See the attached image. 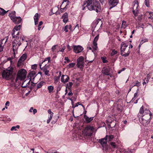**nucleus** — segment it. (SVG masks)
<instances>
[{
	"instance_id": "13",
	"label": "nucleus",
	"mask_w": 153,
	"mask_h": 153,
	"mask_svg": "<svg viewBox=\"0 0 153 153\" xmlns=\"http://www.w3.org/2000/svg\"><path fill=\"white\" fill-rule=\"evenodd\" d=\"M70 79V78L66 75L62 74L61 77V82L64 83L68 82Z\"/></svg>"
},
{
	"instance_id": "9",
	"label": "nucleus",
	"mask_w": 153,
	"mask_h": 153,
	"mask_svg": "<svg viewBox=\"0 0 153 153\" xmlns=\"http://www.w3.org/2000/svg\"><path fill=\"white\" fill-rule=\"evenodd\" d=\"M74 52L76 53H78L82 52L83 50V47L79 45H73V46Z\"/></svg>"
},
{
	"instance_id": "36",
	"label": "nucleus",
	"mask_w": 153,
	"mask_h": 153,
	"mask_svg": "<svg viewBox=\"0 0 153 153\" xmlns=\"http://www.w3.org/2000/svg\"><path fill=\"white\" fill-rule=\"evenodd\" d=\"M21 27L20 25H17L15 26L13 29H15L16 30H17V31H19V30L20 29Z\"/></svg>"
},
{
	"instance_id": "11",
	"label": "nucleus",
	"mask_w": 153,
	"mask_h": 153,
	"mask_svg": "<svg viewBox=\"0 0 153 153\" xmlns=\"http://www.w3.org/2000/svg\"><path fill=\"white\" fill-rule=\"evenodd\" d=\"M99 37V34H97L94 38L93 42V45L92 46L93 50H96L97 49V42L98 39Z\"/></svg>"
},
{
	"instance_id": "39",
	"label": "nucleus",
	"mask_w": 153,
	"mask_h": 153,
	"mask_svg": "<svg viewBox=\"0 0 153 153\" xmlns=\"http://www.w3.org/2000/svg\"><path fill=\"white\" fill-rule=\"evenodd\" d=\"M75 64L74 63H70L68 66L67 67L68 68H73L75 65Z\"/></svg>"
},
{
	"instance_id": "3",
	"label": "nucleus",
	"mask_w": 153,
	"mask_h": 153,
	"mask_svg": "<svg viewBox=\"0 0 153 153\" xmlns=\"http://www.w3.org/2000/svg\"><path fill=\"white\" fill-rule=\"evenodd\" d=\"M128 45L125 42H122L120 46V51L121 55L125 57L128 56L130 53V51L128 49L127 53L125 52L126 50Z\"/></svg>"
},
{
	"instance_id": "8",
	"label": "nucleus",
	"mask_w": 153,
	"mask_h": 153,
	"mask_svg": "<svg viewBox=\"0 0 153 153\" xmlns=\"http://www.w3.org/2000/svg\"><path fill=\"white\" fill-rule=\"evenodd\" d=\"M133 4L134 6L133 7V13L135 17L137 16V14L138 12V7L139 6L138 3L137 1L135 0L134 1Z\"/></svg>"
},
{
	"instance_id": "7",
	"label": "nucleus",
	"mask_w": 153,
	"mask_h": 153,
	"mask_svg": "<svg viewBox=\"0 0 153 153\" xmlns=\"http://www.w3.org/2000/svg\"><path fill=\"white\" fill-rule=\"evenodd\" d=\"M77 67L81 69H82L84 66V58L82 56H80L77 60L76 65Z\"/></svg>"
},
{
	"instance_id": "64",
	"label": "nucleus",
	"mask_w": 153,
	"mask_h": 153,
	"mask_svg": "<svg viewBox=\"0 0 153 153\" xmlns=\"http://www.w3.org/2000/svg\"><path fill=\"white\" fill-rule=\"evenodd\" d=\"M9 104H10V102H9V101H7V102H6V103H5V105H6V106L7 105V106H9Z\"/></svg>"
},
{
	"instance_id": "51",
	"label": "nucleus",
	"mask_w": 153,
	"mask_h": 153,
	"mask_svg": "<svg viewBox=\"0 0 153 153\" xmlns=\"http://www.w3.org/2000/svg\"><path fill=\"white\" fill-rule=\"evenodd\" d=\"M138 96L137 93L136 92L134 94V97L132 98V100H135V98L137 97Z\"/></svg>"
},
{
	"instance_id": "43",
	"label": "nucleus",
	"mask_w": 153,
	"mask_h": 153,
	"mask_svg": "<svg viewBox=\"0 0 153 153\" xmlns=\"http://www.w3.org/2000/svg\"><path fill=\"white\" fill-rule=\"evenodd\" d=\"M106 59V57H101V59L102 60V62L103 63H105L108 62Z\"/></svg>"
},
{
	"instance_id": "27",
	"label": "nucleus",
	"mask_w": 153,
	"mask_h": 153,
	"mask_svg": "<svg viewBox=\"0 0 153 153\" xmlns=\"http://www.w3.org/2000/svg\"><path fill=\"white\" fill-rule=\"evenodd\" d=\"M27 57V55L26 54L24 53L23 54L22 56L19 58V60L22 61H24L26 59Z\"/></svg>"
},
{
	"instance_id": "18",
	"label": "nucleus",
	"mask_w": 153,
	"mask_h": 153,
	"mask_svg": "<svg viewBox=\"0 0 153 153\" xmlns=\"http://www.w3.org/2000/svg\"><path fill=\"white\" fill-rule=\"evenodd\" d=\"M14 20H12V21L15 24H19L20 23L22 19L21 17L16 16L13 18Z\"/></svg>"
},
{
	"instance_id": "30",
	"label": "nucleus",
	"mask_w": 153,
	"mask_h": 153,
	"mask_svg": "<svg viewBox=\"0 0 153 153\" xmlns=\"http://www.w3.org/2000/svg\"><path fill=\"white\" fill-rule=\"evenodd\" d=\"M0 9L2 11V12H0V15L1 16H4V14L6 13L9 10H7V11H6L4 10L3 9L1 8H0Z\"/></svg>"
},
{
	"instance_id": "46",
	"label": "nucleus",
	"mask_w": 153,
	"mask_h": 153,
	"mask_svg": "<svg viewBox=\"0 0 153 153\" xmlns=\"http://www.w3.org/2000/svg\"><path fill=\"white\" fill-rule=\"evenodd\" d=\"M37 66V64H35L31 66V68L33 69L36 70V69Z\"/></svg>"
},
{
	"instance_id": "5",
	"label": "nucleus",
	"mask_w": 153,
	"mask_h": 153,
	"mask_svg": "<svg viewBox=\"0 0 153 153\" xmlns=\"http://www.w3.org/2000/svg\"><path fill=\"white\" fill-rule=\"evenodd\" d=\"M27 72L24 69L20 70L17 74L16 81L18 79L22 80L24 79L26 77Z\"/></svg>"
},
{
	"instance_id": "25",
	"label": "nucleus",
	"mask_w": 153,
	"mask_h": 153,
	"mask_svg": "<svg viewBox=\"0 0 153 153\" xmlns=\"http://www.w3.org/2000/svg\"><path fill=\"white\" fill-rule=\"evenodd\" d=\"M45 84V82L42 81L37 84L36 86L37 89L41 88L43 85Z\"/></svg>"
},
{
	"instance_id": "59",
	"label": "nucleus",
	"mask_w": 153,
	"mask_h": 153,
	"mask_svg": "<svg viewBox=\"0 0 153 153\" xmlns=\"http://www.w3.org/2000/svg\"><path fill=\"white\" fill-rule=\"evenodd\" d=\"M68 96L72 95H73V93L70 90V91L68 93Z\"/></svg>"
},
{
	"instance_id": "35",
	"label": "nucleus",
	"mask_w": 153,
	"mask_h": 153,
	"mask_svg": "<svg viewBox=\"0 0 153 153\" xmlns=\"http://www.w3.org/2000/svg\"><path fill=\"white\" fill-rule=\"evenodd\" d=\"M20 127V126L19 125H17L16 126H14L12 127L11 129L10 130L12 131H16L17 130L16 128L19 129Z\"/></svg>"
},
{
	"instance_id": "56",
	"label": "nucleus",
	"mask_w": 153,
	"mask_h": 153,
	"mask_svg": "<svg viewBox=\"0 0 153 153\" xmlns=\"http://www.w3.org/2000/svg\"><path fill=\"white\" fill-rule=\"evenodd\" d=\"M64 59L65 60H66L68 63L69 62H70V60L69 59L68 57H65Z\"/></svg>"
},
{
	"instance_id": "19",
	"label": "nucleus",
	"mask_w": 153,
	"mask_h": 153,
	"mask_svg": "<svg viewBox=\"0 0 153 153\" xmlns=\"http://www.w3.org/2000/svg\"><path fill=\"white\" fill-rule=\"evenodd\" d=\"M39 18V16L38 13H36L34 16L35 25H36L38 23V20Z\"/></svg>"
},
{
	"instance_id": "16",
	"label": "nucleus",
	"mask_w": 153,
	"mask_h": 153,
	"mask_svg": "<svg viewBox=\"0 0 153 153\" xmlns=\"http://www.w3.org/2000/svg\"><path fill=\"white\" fill-rule=\"evenodd\" d=\"M62 19H63V22L65 24L68 21V15L67 13L65 12L62 15Z\"/></svg>"
},
{
	"instance_id": "61",
	"label": "nucleus",
	"mask_w": 153,
	"mask_h": 153,
	"mask_svg": "<svg viewBox=\"0 0 153 153\" xmlns=\"http://www.w3.org/2000/svg\"><path fill=\"white\" fill-rule=\"evenodd\" d=\"M67 48H68V49L69 50V51H70L71 50V48H70V47L69 46V45H67Z\"/></svg>"
},
{
	"instance_id": "22",
	"label": "nucleus",
	"mask_w": 153,
	"mask_h": 153,
	"mask_svg": "<svg viewBox=\"0 0 153 153\" xmlns=\"http://www.w3.org/2000/svg\"><path fill=\"white\" fill-rule=\"evenodd\" d=\"M84 118L85 119V122L86 123H89L91 121H92L93 119V117H90L89 118L86 115H84Z\"/></svg>"
},
{
	"instance_id": "40",
	"label": "nucleus",
	"mask_w": 153,
	"mask_h": 153,
	"mask_svg": "<svg viewBox=\"0 0 153 153\" xmlns=\"http://www.w3.org/2000/svg\"><path fill=\"white\" fill-rule=\"evenodd\" d=\"M53 79L54 80V83L56 84L58 83L59 79V77H57V76H55L53 78Z\"/></svg>"
},
{
	"instance_id": "50",
	"label": "nucleus",
	"mask_w": 153,
	"mask_h": 153,
	"mask_svg": "<svg viewBox=\"0 0 153 153\" xmlns=\"http://www.w3.org/2000/svg\"><path fill=\"white\" fill-rule=\"evenodd\" d=\"M97 34H99L98 33V31H97L96 32H94V31L92 33V36H95L96 35V36H97Z\"/></svg>"
},
{
	"instance_id": "54",
	"label": "nucleus",
	"mask_w": 153,
	"mask_h": 153,
	"mask_svg": "<svg viewBox=\"0 0 153 153\" xmlns=\"http://www.w3.org/2000/svg\"><path fill=\"white\" fill-rule=\"evenodd\" d=\"M79 102H78L77 103H76V105L74 107H77L79 105H81L82 106L83 108L84 109V106L82 104H81L79 103Z\"/></svg>"
},
{
	"instance_id": "24",
	"label": "nucleus",
	"mask_w": 153,
	"mask_h": 153,
	"mask_svg": "<svg viewBox=\"0 0 153 153\" xmlns=\"http://www.w3.org/2000/svg\"><path fill=\"white\" fill-rule=\"evenodd\" d=\"M102 73L105 75H109L110 74V70L105 68L102 71Z\"/></svg>"
},
{
	"instance_id": "37",
	"label": "nucleus",
	"mask_w": 153,
	"mask_h": 153,
	"mask_svg": "<svg viewBox=\"0 0 153 153\" xmlns=\"http://www.w3.org/2000/svg\"><path fill=\"white\" fill-rule=\"evenodd\" d=\"M114 138V136L112 135H110L109 136L108 135V141H111Z\"/></svg>"
},
{
	"instance_id": "55",
	"label": "nucleus",
	"mask_w": 153,
	"mask_h": 153,
	"mask_svg": "<svg viewBox=\"0 0 153 153\" xmlns=\"http://www.w3.org/2000/svg\"><path fill=\"white\" fill-rule=\"evenodd\" d=\"M4 46H3V45H1L0 44V52L2 51L4 49Z\"/></svg>"
},
{
	"instance_id": "31",
	"label": "nucleus",
	"mask_w": 153,
	"mask_h": 153,
	"mask_svg": "<svg viewBox=\"0 0 153 153\" xmlns=\"http://www.w3.org/2000/svg\"><path fill=\"white\" fill-rule=\"evenodd\" d=\"M110 144L112 147L114 149L117 148L118 147L115 142H111Z\"/></svg>"
},
{
	"instance_id": "63",
	"label": "nucleus",
	"mask_w": 153,
	"mask_h": 153,
	"mask_svg": "<svg viewBox=\"0 0 153 153\" xmlns=\"http://www.w3.org/2000/svg\"><path fill=\"white\" fill-rule=\"evenodd\" d=\"M51 120V119L48 118V119L47 120V123L48 124L50 122Z\"/></svg>"
},
{
	"instance_id": "23",
	"label": "nucleus",
	"mask_w": 153,
	"mask_h": 153,
	"mask_svg": "<svg viewBox=\"0 0 153 153\" xmlns=\"http://www.w3.org/2000/svg\"><path fill=\"white\" fill-rule=\"evenodd\" d=\"M7 38H5L0 40V44L1 45H3V46L4 45V44L6 42L7 40Z\"/></svg>"
},
{
	"instance_id": "12",
	"label": "nucleus",
	"mask_w": 153,
	"mask_h": 153,
	"mask_svg": "<svg viewBox=\"0 0 153 153\" xmlns=\"http://www.w3.org/2000/svg\"><path fill=\"white\" fill-rule=\"evenodd\" d=\"M118 1V0H109L110 6L109 9H111L116 6L117 4Z\"/></svg>"
},
{
	"instance_id": "17",
	"label": "nucleus",
	"mask_w": 153,
	"mask_h": 153,
	"mask_svg": "<svg viewBox=\"0 0 153 153\" xmlns=\"http://www.w3.org/2000/svg\"><path fill=\"white\" fill-rule=\"evenodd\" d=\"M36 75L35 71H32L29 73L28 78L30 80L31 79H34Z\"/></svg>"
},
{
	"instance_id": "2",
	"label": "nucleus",
	"mask_w": 153,
	"mask_h": 153,
	"mask_svg": "<svg viewBox=\"0 0 153 153\" xmlns=\"http://www.w3.org/2000/svg\"><path fill=\"white\" fill-rule=\"evenodd\" d=\"M13 67L8 68L3 71L2 73V77L6 80H9L13 77Z\"/></svg>"
},
{
	"instance_id": "53",
	"label": "nucleus",
	"mask_w": 153,
	"mask_h": 153,
	"mask_svg": "<svg viewBox=\"0 0 153 153\" xmlns=\"http://www.w3.org/2000/svg\"><path fill=\"white\" fill-rule=\"evenodd\" d=\"M50 59H51V58L50 57H48L47 58H46L45 59V60L44 61L42 62V63L45 61H46L47 60L48 61V62H50Z\"/></svg>"
},
{
	"instance_id": "1",
	"label": "nucleus",
	"mask_w": 153,
	"mask_h": 153,
	"mask_svg": "<svg viewBox=\"0 0 153 153\" xmlns=\"http://www.w3.org/2000/svg\"><path fill=\"white\" fill-rule=\"evenodd\" d=\"M86 7L89 10H95L97 13L100 12L101 10L100 3L95 0H88L86 2H84L82 6V10H85Z\"/></svg>"
},
{
	"instance_id": "15",
	"label": "nucleus",
	"mask_w": 153,
	"mask_h": 153,
	"mask_svg": "<svg viewBox=\"0 0 153 153\" xmlns=\"http://www.w3.org/2000/svg\"><path fill=\"white\" fill-rule=\"evenodd\" d=\"M19 31H17V30H15V29H13L12 35L13 37L14 38L17 39L18 38V37H19Z\"/></svg>"
},
{
	"instance_id": "48",
	"label": "nucleus",
	"mask_w": 153,
	"mask_h": 153,
	"mask_svg": "<svg viewBox=\"0 0 153 153\" xmlns=\"http://www.w3.org/2000/svg\"><path fill=\"white\" fill-rule=\"evenodd\" d=\"M150 79V77L149 76V75H148L146 77L145 79V80H146V82L147 83H148L149 81V79Z\"/></svg>"
},
{
	"instance_id": "32",
	"label": "nucleus",
	"mask_w": 153,
	"mask_h": 153,
	"mask_svg": "<svg viewBox=\"0 0 153 153\" xmlns=\"http://www.w3.org/2000/svg\"><path fill=\"white\" fill-rule=\"evenodd\" d=\"M72 85L73 83L71 82H69L66 84V88H67L69 90H71Z\"/></svg>"
},
{
	"instance_id": "26",
	"label": "nucleus",
	"mask_w": 153,
	"mask_h": 153,
	"mask_svg": "<svg viewBox=\"0 0 153 153\" xmlns=\"http://www.w3.org/2000/svg\"><path fill=\"white\" fill-rule=\"evenodd\" d=\"M145 110H144L143 109V106H142L140 108V111H139V113L138 114V117H139V116H140V114L143 115L144 114Z\"/></svg>"
},
{
	"instance_id": "41",
	"label": "nucleus",
	"mask_w": 153,
	"mask_h": 153,
	"mask_svg": "<svg viewBox=\"0 0 153 153\" xmlns=\"http://www.w3.org/2000/svg\"><path fill=\"white\" fill-rule=\"evenodd\" d=\"M117 51L115 50L114 49L113 50L111 53V55L112 56L117 54Z\"/></svg>"
},
{
	"instance_id": "6",
	"label": "nucleus",
	"mask_w": 153,
	"mask_h": 153,
	"mask_svg": "<svg viewBox=\"0 0 153 153\" xmlns=\"http://www.w3.org/2000/svg\"><path fill=\"white\" fill-rule=\"evenodd\" d=\"M21 38L18 37L17 39H15L13 42V50L14 51L15 50L17 49L21 45L20 42Z\"/></svg>"
},
{
	"instance_id": "57",
	"label": "nucleus",
	"mask_w": 153,
	"mask_h": 153,
	"mask_svg": "<svg viewBox=\"0 0 153 153\" xmlns=\"http://www.w3.org/2000/svg\"><path fill=\"white\" fill-rule=\"evenodd\" d=\"M141 41H142V42H143L144 43V42H148V40L147 39H142Z\"/></svg>"
},
{
	"instance_id": "58",
	"label": "nucleus",
	"mask_w": 153,
	"mask_h": 153,
	"mask_svg": "<svg viewBox=\"0 0 153 153\" xmlns=\"http://www.w3.org/2000/svg\"><path fill=\"white\" fill-rule=\"evenodd\" d=\"M65 49V46H64L62 48L60 51L63 52L64 51V50Z\"/></svg>"
},
{
	"instance_id": "47",
	"label": "nucleus",
	"mask_w": 153,
	"mask_h": 153,
	"mask_svg": "<svg viewBox=\"0 0 153 153\" xmlns=\"http://www.w3.org/2000/svg\"><path fill=\"white\" fill-rule=\"evenodd\" d=\"M147 13H149L150 15L149 16H148V18L150 19H153V15H152V13L151 12H148Z\"/></svg>"
},
{
	"instance_id": "42",
	"label": "nucleus",
	"mask_w": 153,
	"mask_h": 153,
	"mask_svg": "<svg viewBox=\"0 0 153 153\" xmlns=\"http://www.w3.org/2000/svg\"><path fill=\"white\" fill-rule=\"evenodd\" d=\"M57 45H53L51 49L52 51L54 52L55 51V50L56 49V47L57 46Z\"/></svg>"
},
{
	"instance_id": "44",
	"label": "nucleus",
	"mask_w": 153,
	"mask_h": 153,
	"mask_svg": "<svg viewBox=\"0 0 153 153\" xmlns=\"http://www.w3.org/2000/svg\"><path fill=\"white\" fill-rule=\"evenodd\" d=\"M23 61H22L20 60L19 59L18 63H17V66L18 67H19L21 66L23 64Z\"/></svg>"
},
{
	"instance_id": "14",
	"label": "nucleus",
	"mask_w": 153,
	"mask_h": 153,
	"mask_svg": "<svg viewBox=\"0 0 153 153\" xmlns=\"http://www.w3.org/2000/svg\"><path fill=\"white\" fill-rule=\"evenodd\" d=\"M107 139L108 135H106L105 138L100 140L99 142L102 145V147H104L106 145Z\"/></svg>"
},
{
	"instance_id": "52",
	"label": "nucleus",
	"mask_w": 153,
	"mask_h": 153,
	"mask_svg": "<svg viewBox=\"0 0 153 153\" xmlns=\"http://www.w3.org/2000/svg\"><path fill=\"white\" fill-rule=\"evenodd\" d=\"M142 15H140L137 17V19L139 21H140L142 19Z\"/></svg>"
},
{
	"instance_id": "62",
	"label": "nucleus",
	"mask_w": 153,
	"mask_h": 153,
	"mask_svg": "<svg viewBox=\"0 0 153 153\" xmlns=\"http://www.w3.org/2000/svg\"><path fill=\"white\" fill-rule=\"evenodd\" d=\"M48 114H51V113H53V112H52L51 111V109L48 110Z\"/></svg>"
},
{
	"instance_id": "4",
	"label": "nucleus",
	"mask_w": 153,
	"mask_h": 153,
	"mask_svg": "<svg viewBox=\"0 0 153 153\" xmlns=\"http://www.w3.org/2000/svg\"><path fill=\"white\" fill-rule=\"evenodd\" d=\"M94 131V128L90 125L86 126L83 131V133L86 136H91Z\"/></svg>"
},
{
	"instance_id": "60",
	"label": "nucleus",
	"mask_w": 153,
	"mask_h": 153,
	"mask_svg": "<svg viewBox=\"0 0 153 153\" xmlns=\"http://www.w3.org/2000/svg\"><path fill=\"white\" fill-rule=\"evenodd\" d=\"M53 113H51V114H50L49 117L48 118L52 119V118L53 116Z\"/></svg>"
},
{
	"instance_id": "38",
	"label": "nucleus",
	"mask_w": 153,
	"mask_h": 153,
	"mask_svg": "<svg viewBox=\"0 0 153 153\" xmlns=\"http://www.w3.org/2000/svg\"><path fill=\"white\" fill-rule=\"evenodd\" d=\"M150 111L149 110L146 109L144 111V114H145V115H146V116H147V115H150ZM152 114L151 113L150 115Z\"/></svg>"
},
{
	"instance_id": "29",
	"label": "nucleus",
	"mask_w": 153,
	"mask_h": 153,
	"mask_svg": "<svg viewBox=\"0 0 153 153\" xmlns=\"http://www.w3.org/2000/svg\"><path fill=\"white\" fill-rule=\"evenodd\" d=\"M127 25L126 22L123 20L122 22V24L121 25V28L123 29H125L127 27Z\"/></svg>"
},
{
	"instance_id": "20",
	"label": "nucleus",
	"mask_w": 153,
	"mask_h": 153,
	"mask_svg": "<svg viewBox=\"0 0 153 153\" xmlns=\"http://www.w3.org/2000/svg\"><path fill=\"white\" fill-rule=\"evenodd\" d=\"M46 65H45V66L42 67L41 68V70L42 71L45 73V74L46 75L49 76V71L48 70V68L46 66Z\"/></svg>"
},
{
	"instance_id": "10",
	"label": "nucleus",
	"mask_w": 153,
	"mask_h": 153,
	"mask_svg": "<svg viewBox=\"0 0 153 153\" xmlns=\"http://www.w3.org/2000/svg\"><path fill=\"white\" fill-rule=\"evenodd\" d=\"M150 114H150V115H147L148 118L146 119H145V117H143V115L141 116H140V117H139V120L140 122L143 125H144L147 123L149 121V119L151 118Z\"/></svg>"
},
{
	"instance_id": "28",
	"label": "nucleus",
	"mask_w": 153,
	"mask_h": 153,
	"mask_svg": "<svg viewBox=\"0 0 153 153\" xmlns=\"http://www.w3.org/2000/svg\"><path fill=\"white\" fill-rule=\"evenodd\" d=\"M48 92L49 93H51L53 92L54 90V87L52 85H50L48 87Z\"/></svg>"
},
{
	"instance_id": "34",
	"label": "nucleus",
	"mask_w": 153,
	"mask_h": 153,
	"mask_svg": "<svg viewBox=\"0 0 153 153\" xmlns=\"http://www.w3.org/2000/svg\"><path fill=\"white\" fill-rule=\"evenodd\" d=\"M140 85V83L138 81H136L135 83L134 84L132 85L131 88L133 87L134 86H136L137 87H139Z\"/></svg>"
},
{
	"instance_id": "45",
	"label": "nucleus",
	"mask_w": 153,
	"mask_h": 153,
	"mask_svg": "<svg viewBox=\"0 0 153 153\" xmlns=\"http://www.w3.org/2000/svg\"><path fill=\"white\" fill-rule=\"evenodd\" d=\"M149 0H145V5L147 7L149 6Z\"/></svg>"
},
{
	"instance_id": "49",
	"label": "nucleus",
	"mask_w": 153,
	"mask_h": 153,
	"mask_svg": "<svg viewBox=\"0 0 153 153\" xmlns=\"http://www.w3.org/2000/svg\"><path fill=\"white\" fill-rule=\"evenodd\" d=\"M68 25H67L65 26L64 28V30L66 32H68Z\"/></svg>"
},
{
	"instance_id": "33",
	"label": "nucleus",
	"mask_w": 153,
	"mask_h": 153,
	"mask_svg": "<svg viewBox=\"0 0 153 153\" xmlns=\"http://www.w3.org/2000/svg\"><path fill=\"white\" fill-rule=\"evenodd\" d=\"M29 111L30 112H33V114H34L37 112V111L36 109H33V108L32 107L29 110Z\"/></svg>"
},
{
	"instance_id": "21",
	"label": "nucleus",
	"mask_w": 153,
	"mask_h": 153,
	"mask_svg": "<svg viewBox=\"0 0 153 153\" xmlns=\"http://www.w3.org/2000/svg\"><path fill=\"white\" fill-rule=\"evenodd\" d=\"M9 16L11 20H14L13 18L16 17V12L15 11H12L9 14Z\"/></svg>"
}]
</instances>
